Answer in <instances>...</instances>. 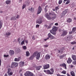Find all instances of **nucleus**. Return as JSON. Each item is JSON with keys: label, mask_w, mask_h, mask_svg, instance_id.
Segmentation results:
<instances>
[{"label": "nucleus", "mask_w": 76, "mask_h": 76, "mask_svg": "<svg viewBox=\"0 0 76 76\" xmlns=\"http://www.w3.org/2000/svg\"><path fill=\"white\" fill-rule=\"evenodd\" d=\"M58 53H62L63 52V50L61 49L60 50H58Z\"/></svg>", "instance_id": "473e14b6"}, {"label": "nucleus", "mask_w": 76, "mask_h": 76, "mask_svg": "<svg viewBox=\"0 0 76 76\" xmlns=\"http://www.w3.org/2000/svg\"><path fill=\"white\" fill-rule=\"evenodd\" d=\"M11 72H12V69H11L10 68H9L7 69V73H10Z\"/></svg>", "instance_id": "a878e982"}, {"label": "nucleus", "mask_w": 76, "mask_h": 76, "mask_svg": "<svg viewBox=\"0 0 76 76\" xmlns=\"http://www.w3.org/2000/svg\"><path fill=\"white\" fill-rule=\"evenodd\" d=\"M68 32H67V31L66 30H63L62 33L61 34V37H64V36H66Z\"/></svg>", "instance_id": "39448f33"}, {"label": "nucleus", "mask_w": 76, "mask_h": 76, "mask_svg": "<svg viewBox=\"0 0 76 76\" xmlns=\"http://www.w3.org/2000/svg\"><path fill=\"white\" fill-rule=\"evenodd\" d=\"M57 27H56V26H53L52 28V30L50 31V32L51 34H53L55 35L56 34V32L57 31Z\"/></svg>", "instance_id": "f257e3e1"}, {"label": "nucleus", "mask_w": 76, "mask_h": 76, "mask_svg": "<svg viewBox=\"0 0 76 76\" xmlns=\"http://www.w3.org/2000/svg\"><path fill=\"white\" fill-rule=\"evenodd\" d=\"M48 5H46L45 7V8L44 9V10L45 11V13H47V10H47V9H48Z\"/></svg>", "instance_id": "aec40b11"}, {"label": "nucleus", "mask_w": 76, "mask_h": 76, "mask_svg": "<svg viewBox=\"0 0 76 76\" xmlns=\"http://www.w3.org/2000/svg\"><path fill=\"white\" fill-rule=\"evenodd\" d=\"M30 54H29V52L26 51V56H27V57H28V56H29Z\"/></svg>", "instance_id": "cd10ccee"}, {"label": "nucleus", "mask_w": 76, "mask_h": 76, "mask_svg": "<svg viewBox=\"0 0 76 76\" xmlns=\"http://www.w3.org/2000/svg\"><path fill=\"white\" fill-rule=\"evenodd\" d=\"M16 51L17 53H19L20 52V49L19 48L17 49L16 50Z\"/></svg>", "instance_id": "c9c22d12"}, {"label": "nucleus", "mask_w": 76, "mask_h": 76, "mask_svg": "<svg viewBox=\"0 0 76 76\" xmlns=\"http://www.w3.org/2000/svg\"><path fill=\"white\" fill-rule=\"evenodd\" d=\"M67 10H65L63 11L62 13L61 14V16L62 17H64V16H65V15L66 14V13L67 12Z\"/></svg>", "instance_id": "1a4fd4ad"}, {"label": "nucleus", "mask_w": 76, "mask_h": 76, "mask_svg": "<svg viewBox=\"0 0 76 76\" xmlns=\"http://www.w3.org/2000/svg\"><path fill=\"white\" fill-rule=\"evenodd\" d=\"M34 56L32 55L29 57V60H33V59H34Z\"/></svg>", "instance_id": "7c9ffc66"}, {"label": "nucleus", "mask_w": 76, "mask_h": 76, "mask_svg": "<svg viewBox=\"0 0 76 76\" xmlns=\"http://www.w3.org/2000/svg\"><path fill=\"white\" fill-rule=\"evenodd\" d=\"M32 39H33V40H35V38L34 37V36H33L32 37Z\"/></svg>", "instance_id": "6e6d98bb"}, {"label": "nucleus", "mask_w": 76, "mask_h": 76, "mask_svg": "<svg viewBox=\"0 0 76 76\" xmlns=\"http://www.w3.org/2000/svg\"><path fill=\"white\" fill-rule=\"evenodd\" d=\"M68 22L70 23L72 22V19L70 18H69L68 19V20H67Z\"/></svg>", "instance_id": "2f4dec72"}, {"label": "nucleus", "mask_w": 76, "mask_h": 76, "mask_svg": "<svg viewBox=\"0 0 76 76\" xmlns=\"http://www.w3.org/2000/svg\"><path fill=\"white\" fill-rule=\"evenodd\" d=\"M29 4V2H27V5H28Z\"/></svg>", "instance_id": "0e129e2a"}, {"label": "nucleus", "mask_w": 76, "mask_h": 76, "mask_svg": "<svg viewBox=\"0 0 76 76\" xmlns=\"http://www.w3.org/2000/svg\"><path fill=\"white\" fill-rule=\"evenodd\" d=\"M42 10V8L41 7L39 6L38 8V11L37 12L38 14H39L41 12Z\"/></svg>", "instance_id": "4468645a"}, {"label": "nucleus", "mask_w": 76, "mask_h": 76, "mask_svg": "<svg viewBox=\"0 0 76 76\" xmlns=\"http://www.w3.org/2000/svg\"><path fill=\"white\" fill-rule=\"evenodd\" d=\"M24 43H25V40H23L21 43V45H23Z\"/></svg>", "instance_id": "37998d69"}, {"label": "nucleus", "mask_w": 76, "mask_h": 76, "mask_svg": "<svg viewBox=\"0 0 76 76\" xmlns=\"http://www.w3.org/2000/svg\"><path fill=\"white\" fill-rule=\"evenodd\" d=\"M44 72L47 74V75H53V73L51 72V71L49 70H44Z\"/></svg>", "instance_id": "423d86ee"}, {"label": "nucleus", "mask_w": 76, "mask_h": 76, "mask_svg": "<svg viewBox=\"0 0 76 76\" xmlns=\"http://www.w3.org/2000/svg\"><path fill=\"white\" fill-rule=\"evenodd\" d=\"M49 14L50 15V17L51 18V19H54L56 18L57 17L56 14L54 13L53 14L51 13H49Z\"/></svg>", "instance_id": "7ed1b4c3"}, {"label": "nucleus", "mask_w": 76, "mask_h": 76, "mask_svg": "<svg viewBox=\"0 0 76 76\" xmlns=\"http://www.w3.org/2000/svg\"><path fill=\"white\" fill-rule=\"evenodd\" d=\"M39 25H36V28H39Z\"/></svg>", "instance_id": "052dcab7"}, {"label": "nucleus", "mask_w": 76, "mask_h": 76, "mask_svg": "<svg viewBox=\"0 0 76 76\" xmlns=\"http://www.w3.org/2000/svg\"><path fill=\"white\" fill-rule=\"evenodd\" d=\"M55 25H56V26H57V25H58V23H56L55 24Z\"/></svg>", "instance_id": "338daca9"}, {"label": "nucleus", "mask_w": 76, "mask_h": 76, "mask_svg": "<svg viewBox=\"0 0 76 76\" xmlns=\"http://www.w3.org/2000/svg\"><path fill=\"white\" fill-rule=\"evenodd\" d=\"M28 10L31 12H32V10H33V8H32V7H29L28 9Z\"/></svg>", "instance_id": "393cba45"}, {"label": "nucleus", "mask_w": 76, "mask_h": 76, "mask_svg": "<svg viewBox=\"0 0 76 76\" xmlns=\"http://www.w3.org/2000/svg\"><path fill=\"white\" fill-rule=\"evenodd\" d=\"M45 17H46V18H47L48 19H51V17H50V14H49V15H48V13H47L45 14Z\"/></svg>", "instance_id": "9b49d317"}, {"label": "nucleus", "mask_w": 76, "mask_h": 76, "mask_svg": "<svg viewBox=\"0 0 76 76\" xmlns=\"http://www.w3.org/2000/svg\"><path fill=\"white\" fill-rule=\"evenodd\" d=\"M1 60L0 59V66H1Z\"/></svg>", "instance_id": "13d9d810"}, {"label": "nucleus", "mask_w": 76, "mask_h": 76, "mask_svg": "<svg viewBox=\"0 0 76 76\" xmlns=\"http://www.w3.org/2000/svg\"><path fill=\"white\" fill-rule=\"evenodd\" d=\"M19 60H20V59H19V58H15V61H19Z\"/></svg>", "instance_id": "72a5a7b5"}, {"label": "nucleus", "mask_w": 76, "mask_h": 76, "mask_svg": "<svg viewBox=\"0 0 76 76\" xmlns=\"http://www.w3.org/2000/svg\"><path fill=\"white\" fill-rule=\"evenodd\" d=\"M45 58L46 60H48L50 58V56L48 54H47L45 56Z\"/></svg>", "instance_id": "2eb2a0df"}, {"label": "nucleus", "mask_w": 76, "mask_h": 76, "mask_svg": "<svg viewBox=\"0 0 76 76\" xmlns=\"http://www.w3.org/2000/svg\"><path fill=\"white\" fill-rule=\"evenodd\" d=\"M45 26L46 28H47L48 29V28H49V26L47 25H46V26Z\"/></svg>", "instance_id": "603ef678"}, {"label": "nucleus", "mask_w": 76, "mask_h": 76, "mask_svg": "<svg viewBox=\"0 0 76 76\" xmlns=\"http://www.w3.org/2000/svg\"><path fill=\"white\" fill-rule=\"evenodd\" d=\"M72 64L74 65L76 64V60H75V61L72 62Z\"/></svg>", "instance_id": "4c0bfd02"}, {"label": "nucleus", "mask_w": 76, "mask_h": 76, "mask_svg": "<svg viewBox=\"0 0 76 76\" xmlns=\"http://www.w3.org/2000/svg\"><path fill=\"white\" fill-rule=\"evenodd\" d=\"M44 47H48V45H44Z\"/></svg>", "instance_id": "8fccbe9b"}, {"label": "nucleus", "mask_w": 76, "mask_h": 76, "mask_svg": "<svg viewBox=\"0 0 76 76\" xmlns=\"http://www.w3.org/2000/svg\"><path fill=\"white\" fill-rule=\"evenodd\" d=\"M43 67L44 69H48L50 67V65L49 64L45 65Z\"/></svg>", "instance_id": "f8f14e48"}, {"label": "nucleus", "mask_w": 76, "mask_h": 76, "mask_svg": "<svg viewBox=\"0 0 76 76\" xmlns=\"http://www.w3.org/2000/svg\"><path fill=\"white\" fill-rule=\"evenodd\" d=\"M8 56H9V55H4V57H8Z\"/></svg>", "instance_id": "4d7b16f0"}, {"label": "nucleus", "mask_w": 76, "mask_h": 76, "mask_svg": "<svg viewBox=\"0 0 76 76\" xmlns=\"http://www.w3.org/2000/svg\"><path fill=\"white\" fill-rule=\"evenodd\" d=\"M72 59L71 58H68V59L67 61V63H68V64H70L71 63H72Z\"/></svg>", "instance_id": "f3484780"}, {"label": "nucleus", "mask_w": 76, "mask_h": 76, "mask_svg": "<svg viewBox=\"0 0 76 76\" xmlns=\"http://www.w3.org/2000/svg\"><path fill=\"white\" fill-rule=\"evenodd\" d=\"M40 53L38 52H35L33 55V56L34 57L37 56L36 58L37 60H38L40 57Z\"/></svg>", "instance_id": "f03ea898"}, {"label": "nucleus", "mask_w": 76, "mask_h": 76, "mask_svg": "<svg viewBox=\"0 0 76 76\" xmlns=\"http://www.w3.org/2000/svg\"><path fill=\"white\" fill-rule=\"evenodd\" d=\"M9 53L10 56H13V55L14 54L15 52H14V51L12 50H10L9 52Z\"/></svg>", "instance_id": "ddd939ff"}, {"label": "nucleus", "mask_w": 76, "mask_h": 76, "mask_svg": "<svg viewBox=\"0 0 76 76\" xmlns=\"http://www.w3.org/2000/svg\"><path fill=\"white\" fill-rule=\"evenodd\" d=\"M50 70L51 72V73H54V69L51 68L50 69Z\"/></svg>", "instance_id": "a18cd8bd"}, {"label": "nucleus", "mask_w": 76, "mask_h": 76, "mask_svg": "<svg viewBox=\"0 0 76 76\" xmlns=\"http://www.w3.org/2000/svg\"><path fill=\"white\" fill-rule=\"evenodd\" d=\"M48 38H50V39H54V37L50 33H49L48 34Z\"/></svg>", "instance_id": "6e6552de"}, {"label": "nucleus", "mask_w": 76, "mask_h": 76, "mask_svg": "<svg viewBox=\"0 0 76 76\" xmlns=\"http://www.w3.org/2000/svg\"><path fill=\"white\" fill-rule=\"evenodd\" d=\"M23 50H26L27 49V48L26 47V46H23Z\"/></svg>", "instance_id": "a19ab883"}, {"label": "nucleus", "mask_w": 76, "mask_h": 76, "mask_svg": "<svg viewBox=\"0 0 76 76\" xmlns=\"http://www.w3.org/2000/svg\"><path fill=\"white\" fill-rule=\"evenodd\" d=\"M10 20H16V18L15 17H12L11 18V19H10Z\"/></svg>", "instance_id": "e433bc0d"}, {"label": "nucleus", "mask_w": 76, "mask_h": 76, "mask_svg": "<svg viewBox=\"0 0 76 76\" xmlns=\"http://www.w3.org/2000/svg\"><path fill=\"white\" fill-rule=\"evenodd\" d=\"M42 67V66H38L36 67V69L37 70H40V69Z\"/></svg>", "instance_id": "6ab92c4d"}, {"label": "nucleus", "mask_w": 76, "mask_h": 76, "mask_svg": "<svg viewBox=\"0 0 76 76\" xmlns=\"http://www.w3.org/2000/svg\"><path fill=\"white\" fill-rule=\"evenodd\" d=\"M19 18V15H17V16L16 17V18L17 19H18Z\"/></svg>", "instance_id": "864d4df0"}, {"label": "nucleus", "mask_w": 76, "mask_h": 76, "mask_svg": "<svg viewBox=\"0 0 76 76\" xmlns=\"http://www.w3.org/2000/svg\"><path fill=\"white\" fill-rule=\"evenodd\" d=\"M3 25V23H2V21H0V29L1 28V27Z\"/></svg>", "instance_id": "c756f323"}, {"label": "nucleus", "mask_w": 76, "mask_h": 76, "mask_svg": "<svg viewBox=\"0 0 76 76\" xmlns=\"http://www.w3.org/2000/svg\"><path fill=\"white\" fill-rule=\"evenodd\" d=\"M61 73H63V74H64V75H65L66 73V71L64 70L61 72Z\"/></svg>", "instance_id": "f704fd0d"}, {"label": "nucleus", "mask_w": 76, "mask_h": 76, "mask_svg": "<svg viewBox=\"0 0 76 76\" xmlns=\"http://www.w3.org/2000/svg\"><path fill=\"white\" fill-rule=\"evenodd\" d=\"M24 75L25 76H35V75H34V74L29 71L26 72Z\"/></svg>", "instance_id": "20e7f679"}, {"label": "nucleus", "mask_w": 76, "mask_h": 76, "mask_svg": "<svg viewBox=\"0 0 76 76\" xmlns=\"http://www.w3.org/2000/svg\"><path fill=\"white\" fill-rule=\"evenodd\" d=\"M48 39H49L48 37L47 38L45 39H44V41H47V40H48Z\"/></svg>", "instance_id": "5fc2aeb1"}, {"label": "nucleus", "mask_w": 76, "mask_h": 76, "mask_svg": "<svg viewBox=\"0 0 76 76\" xmlns=\"http://www.w3.org/2000/svg\"><path fill=\"white\" fill-rule=\"evenodd\" d=\"M72 34V31H70L69 32V34Z\"/></svg>", "instance_id": "680f3d73"}, {"label": "nucleus", "mask_w": 76, "mask_h": 76, "mask_svg": "<svg viewBox=\"0 0 76 76\" xmlns=\"http://www.w3.org/2000/svg\"><path fill=\"white\" fill-rule=\"evenodd\" d=\"M21 65H22V66H24V62H21Z\"/></svg>", "instance_id": "de8ad7c7"}, {"label": "nucleus", "mask_w": 76, "mask_h": 76, "mask_svg": "<svg viewBox=\"0 0 76 76\" xmlns=\"http://www.w3.org/2000/svg\"><path fill=\"white\" fill-rule=\"evenodd\" d=\"M37 23L39 24H41L42 23V18H40L37 21Z\"/></svg>", "instance_id": "dca6fc26"}, {"label": "nucleus", "mask_w": 76, "mask_h": 76, "mask_svg": "<svg viewBox=\"0 0 76 76\" xmlns=\"http://www.w3.org/2000/svg\"><path fill=\"white\" fill-rule=\"evenodd\" d=\"M69 3H70V1L69 0V1H67L66 2V4H69Z\"/></svg>", "instance_id": "49530a36"}, {"label": "nucleus", "mask_w": 76, "mask_h": 76, "mask_svg": "<svg viewBox=\"0 0 76 76\" xmlns=\"http://www.w3.org/2000/svg\"><path fill=\"white\" fill-rule=\"evenodd\" d=\"M13 72H10L8 73V76H12V75H13Z\"/></svg>", "instance_id": "b1692460"}, {"label": "nucleus", "mask_w": 76, "mask_h": 76, "mask_svg": "<svg viewBox=\"0 0 76 76\" xmlns=\"http://www.w3.org/2000/svg\"><path fill=\"white\" fill-rule=\"evenodd\" d=\"M18 66V64L16 62H12L11 65V67L12 68L13 67H15Z\"/></svg>", "instance_id": "0eeeda50"}, {"label": "nucleus", "mask_w": 76, "mask_h": 76, "mask_svg": "<svg viewBox=\"0 0 76 76\" xmlns=\"http://www.w3.org/2000/svg\"><path fill=\"white\" fill-rule=\"evenodd\" d=\"M67 76H71L70 75V74H69V73H67Z\"/></svg>", "instance_id": "e2e57ef3"}, {"label": "nucleus", "mask_w": 76, "mask_h": 76, "mask_svg": "<svg viewBox=\"0 0 76 76\" xmlns=\"http://www.w3.org/2000/svg\"><path fill=\"white\" fill-rule=\"evenodd\" d=\"M52 23H50V24L49 26L48 29H50V28H51V26H52Z\"/></svg>", "instance_id": "58836bf2"}, {"label": "nucleus", "mask_w": 76, "mask_h": 76, "mask_svg": "<svg viewBox=\"0 0 76 76\" xmlns=\"http://www.w3.org/2000/svg\"><path fill=\"white\" fill-rule=\"evenodd\" d=\"M4 76H7V74H5L4 75Z\"/></svg>", "instance_id": "774afa93"}, {"label": "nucleus", "mask_w": 76, "mask_h": 76, "mask_svg": "<svg viewBox=\"0 0 76 76\" xmlns=\"http://www.w3.org/2000/svg\"><path fill=\"white\" fill-rule=\"evenodd\" d=\"M72 58L73 60H76V56L74 55H73L72 56Z\"/></svg>", "instance_id": "412c9836"}, {"label": "nucleus", "mask_w": 76, "mask_h": 76, "mask_svg": "<svg viewBox=\"0 0 76 76\" xmlns=\"http://www.w3.org/2000/svg\"><path fill=\"white\" fill-rule=\"evenodd\" d=\"M76 27H74L72 29V31L73 32H76Z\"/></svg>", "instance_id": "bb28decb"}, {"label": "nucleus", "mask_w": 76, "mask_h": 76, "mask_svg": "<svg viewBox=\"0 0 76 76\" xmlns=\"http://www.w3.org/2000/svg\"><path fill=\"white\" fill-rule=\"evenodd\" d=\"M66 41H70L71 39L73 38V37H72V36L70 35H67L66 37Z\"/></svg>", "instance_id": "9d476101"}, {"label": "nucleus", "mask_w": 76, "mask_h": 76, "mask_svg": "<svg viewBox=\"0 0 76 76\" xmlns=\"http://www.w3.org/2000/svg\"><path fill=\"white\" fill-rule=\"evenodd\" d=\"M60 66H63V67H64L65 69H67V68L66 67V64L64 63L60 64Z\"/></svg>", "instance_id": "a211bd4d"}, {"label": "nucleus", "mask_w": 76, "mask_h": 76, "mask_svg": "<svg viewBox=\"0 0 76 76\" xmlns=\"http://www.w3.org/2000/svg\"><path fill=\"white\" fill-rule=\"evenodd\" d=\"M62 3V0H59L58 2V4H60L61 3Z\"/></svg>", "instance_id": "79ce46f5"}, {"label": "nucleus", "mask_w": 76, "mask_h": 76, "mask_svg": "<svg viewBox=\"0 0 76 76\" xmlns=\"http://www.w3.org/2000/svg\"><path fill=\"white\" fill-rule=\"evenodd\" d=\"M22 69L20 70V71H19V73H21V72H22Z\"/></svg>", "instance_id": "69168bd1"}, {"label": "nucleus", "mask_w": 76, "mask_h": 76, "mask_svg": "<svg viewBox=\"0 0 76 76\" xmlns=\"http://www.w3.org/2000/svg\"><path fill=\"white\" fill-rule=\"evenodd\" d=\"M59 9V8H58V7H55V9L56 10H58V9Z\"/></svg>", "instance_id": "09e8293b"}, {"label": "nucleus", "mask_w": 76, "mask_h": 76, "mask_svg": "<svg viewBox=\"0 0 76 76\" xmlns=\"http://www.w3.org/2000/svg\"><path fill=\"white\" fill-rule=\"evenodd\" d=\"M73 67H74V66H73V65H72L70 66V67L71 68H72Z\"/></svg>", "instance_id": "bf43d9fd"}, {"label": "nucleus", "mask_w": 76, "mask_h": 76, "mask_svg": "<svg viewBox=\"0 0 76 76\" xmlns=\"http://www.w3.org/2000/svg\"><path fill=\"white\" fill-rule=\"evenodd\" d=\"M6 35L7 36H9V35H11V33L10 32H7L6 33Z\"/></svg>", "instance_id": "c85d7f7f"}, {"label": "nucleus", "mask_w": 76, "mask_h": 76, "mask_svg": "<svg viewBox=\"0 0 76 76\" xmlns=\"http://www.w3.org/2000/svg\"><path fill=\"white\" fill-rule=\"evenodd\" d=\"M25 7H26V5H25V4L23 5L22 7V9H25Z\"/></svg>", "instance_id": "c03bdc74"}, {"label": "nucleus", "mask_w": 76, "mask_h": 76, "mask_svg": "<svg viewBox=\"0 0 76 76\" xmlns=\"http://www.w3.org/2000/svg\"><path fill=\"white\" fill-rule=\"evenodd\" d=\"M63 57H64V55H62V56H60V58H63Z\"/></svg>", "instance_id": "3c124183"}, {"label": "nucleus", "mask_w": 76, "mask_h": 76, "mask_svg": "<svg viewBox=\"0 0 76 76\" xmlns=\"http://www.w3.org/2000/svg\"><path fill=\"white\" fill-rule=\"evenodd\" d=\"M11 1L10 0H7L6 1L5 3L7 4H9L10 3Z\"/></svg>", "instance_id": "5701e85b"}, {"label": "nucleus", "mask_w": 76, "mask_h": 76, "mask_svg": "<svg viewBox=\"0 0 76 76\" xmlns=\"http://www.w3.org/2000/svg\"><path fill=\"white\" fill-rule=\"evenodd\" d=\"M76 42H71V44L72 45H73L74 44H76Z\"/></svg>", "instance_id": "ea45409f"}, {"label": "nucleus", "mask_w": 76, "mask_h": 76, "mask_svg": "<svg viewBox=\"0 0 76 76\" xmlns=\"http://www.w3.org/2000/svg\"><path fill=\"white\" fill-rule=\"evenodd\" d=\"M71 75L72 76H75V72L73 71H72L70 72Z\"/></svg>", "instance_id": "4be33fe9"}]
</instances>
